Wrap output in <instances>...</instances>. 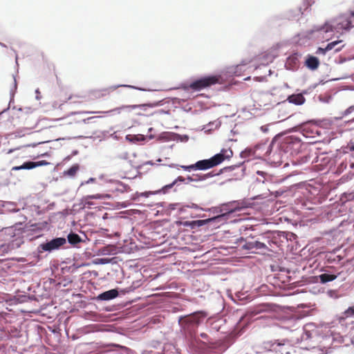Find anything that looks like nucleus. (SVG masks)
<instances>
[{
  "label": "nucleus",
  "instance_id": "nucleus-31",
  "mask_svg": "<svg viewBox=\"0 0 354 354\" xmlns=\"http://www.w3.org/2000/svg\"><path fill=\"white\" fill-rule=\"evenodd\" d=\"M351 149L354 150V146L351 147Z\"/></svg>",
  "mask_w": 354,
  "mask_h": 354
},
{
  "label": "nucleus",
  "instance_id": "nucleus-16",
  "mask_svg": "<svg viewBox=\"0 0 354 354\" xmlns=\"http://www.w3.org/2000/svg\"><path fill=\"white\" fill-rule=\"evenodd\" d=\"M68 241L71 244H76L81 241L80 236L75 233H70L68 235Z\"/></svg>",
  "mask_w": 354,
  "mask_h": 354
},
{
  "label": "nucleus",
  "instance_id": "nucleus-32",
  "mask_svg": "<svg viewBox=\"0 0 354 354\" xmlns=\"http://www.w3.org/2000/svg\"><path fill=\"white\" fill-rule=\"evenodd\" d=\"M268 243L269 245H270V241L269 240L268 241Z\"/></svg>",
  "mask_w": 354,
  "mask_h": 354
},
{
  "label": "nucleus",
  "instance_id": "nucleus-1",
  "mask_svg": "<svg viewBox=\"0 0 354 354\" xmlns=\"http://www.w3.org/2000/svg\"><path fill=\"white\" fill-rule=\"evenodd\" d=\"M354 23V10H351L348 13L342 14L331 20L326 22L323 26L315 27L310 32H330L336 30L339 32L342 30H349L353 27Z\"/></svg>",
  "mask_w": 354,
  "mask_h": 354
},
{
  "label": "nucleus",
  "instance_id": "nucleus-28",
  "mask_svg": "<svg viewBox=\"0 0 354 354\" xmlns=\"http://www.w3.org/2000/svg\"><path fill=\"white\" fill-rule=\"evenodd\" d=\"M326 50H325V48H322V47H319L315 53L319 55V54H322V55H325L326 53Z\"/></svg>",
  "mask_w": 354,
  "mask_h": 354
},
{
  "label": "nucleus",
  "instance_id": "nucleus-13",
  "mask_svg": "<svg viewBox=\"0 0 354 354\" xmlns=\"http://www.w3.org/2000/svg\"><path fill=\"white\" fill-rule=\"evenodd\" d=\"M288 101L290 103H292V104H294L296 105H301L305 102L306 99L301 93H298V94H292V95H290L288 97Z\"/></svg>",
  "mask_w": 354,
  "mask_h": 354
},
{
  "label": "nucleus",
  "instance_id": "nucleus-10",
  "mask_svg": "<svg viewBox=\"0 0 354 354\" xmlns=\"http://www.w3.org/2000/svg\"><path fill=\"white\" fill-rule=\"evenodd\" d=\"M68 103L62 104L60 105V107L66 108L70 104L74 103V104H81L85 102H88V99L87 95H78V94H72L68 98Z\"/></svg>",
  "mask_w": 354,
  "mask_h": 354
},
{
  "label": "nucleus",
  "instance_id": "nucleus-27",
  "mask_svg": "<svg viewBox=\"0 0 354 354\" xmlns=\"http://www.w3.org/2000/svg\"><path fill=\"white\" fill-rule=\"evenodd\" d=\"M354 111V105L349 106L346 109L343 113L344 115H347Z\"/></svg>",
  "mask_w": 354,
  "mask_h": 354
},
{
  "label": "nucleus",
  "instance_id": "nucleus-6",
  "mask_svg": "<svg viewBox=\"0 0 354 354\" xmlns=\"http://www.w3.org/2000/svg\"><path fill=\"white\" fill-rule=\"evenodd\" d=\"M65 238L59 237L41 245V248L45 251L57 250L66 243Z\"/></svg>",
  "mask_w": 354,
  "mask_h": 354
},
{
  "label": "nucleus",
  "instance_id": "nucleus-11",
  "mask_svg": "<svg viewBox=\"0 0 354 354\" xmlns=\"http://www.w3.org/2000/svg\"><path fill=\"white\" fill-rule=\"evenodd\" d=\"M118 295V292L115 289H112L106 292H104L101 294H100L97 296V299L99 300H103V301H107L113 299L115 297H117Z\"/></svg>",
  "mask_w": 354,
  "mask_h": 354
},
{
  "label": "nucleus",
  "instance_id": "nucleus-24",
  "mask_svg": "<svg viewBox=\"0 0 354 354\" xmlns=\"http://www.w3.org/2000/svg\"><path fill=\"white\" fill-rule=\"evenodd\" d=\"M282 143H286V144H291V143H300V141L299 140H297V139L295 138H293L292 137L290 138H287L285 139V140L282 142Z\"/></svg>",
  "mask_w": 354,
  "mask_h": 354
},
{
  "label": "nucleus",
  "instance_id": "nucleus-22",
  "mask_svg": "<svg viewBox=\"0 0 354 354\" xmlns=\"http://www.w3.org/2000/svg\"><path fill=\"white\" fill-rule=\"evenodd\" d=\"M342 41V40H337L328 44L327 46L325 47V50H326V52H328L333 50L337 44H340Z\"/></svg>",
  "mask_w": 354,
  "mask_h": 354
},
{
  "label": "nucleus",
  "instance_id": "nucleus-30",
  "mask_svg": "<svg viewBox=\"0 0 354 354\" xmlns=\"http://www.w3.org/2000/svg\"><path fill=\"white\" fill-rule=\"evenodd\" d=\"M12 151H13V150H12V149L9 150V153H11V152H12Z\"/></svg>",
  "mask_w": 354,
  "mask_h": 354
},
{
  "label": "nucleus",
  "instance_id": "nucleus-21",
  "mask_svg": "<svg viewBox=\"0 0 354 354\" xmlns=\"http://www.w3.org/2000/svg\"><path fill=\"white\" fill-rule=\"evenodd\" d=\"M344 201H354V191L349 193H344L341 198Z\"/></svg>",
  "mask_w": 354,
  "mask_h": 354
},
{
  "label": "nucleus",
  "instance_id": "nucleus-7",
  "mask_svg": "<svg viewBox=\"0 0 354 354\" xmlns=\"http://www.w3.org/2000/svg\"><path fill=\"white\" fill-rule=\"evenodd\" d=\"M111 88L93 89L88 91L87 97L88 102L100 99L110 94Z\"/></svg>",
  "mask_w": 354,
  "mask_h": 354
},
{
  "label": "nucleus",
  "instance_id": "nucleus-9",
  "mask_svg": "<svg viewBox=\"0 0 354 354\" xmlns=\"http://www.w3.org/2000/svg\"><path fill=\"white\" fill-rule=\"evenodd\" d=\"M109 197L110 196L109 194H97L88 195L82 198V204L84 208H91L92 205H95L92 201L93 199H105Z\"/></svg>",
  "mask_w": 354,
  "mask_h": 354
},
{
  "label": "nucleus",
  "instance_id": "nucleus-18",
  "mask_svg": "<svg viewBox=\"0 0 354 354\" xmlns=\"http://www.w3.org/2000/svg\"><path fill=\"white\" fill-rule=\"evenodd\" d=\"M79 169V166L77 165H74L71 167H70L67 171H66L64 173L65 174L69 176H74L77 171Z\"/></svg>",
  "mask_w": 354,
  "mask_h": 354
},
{
  "label": "nucleus",
  "instance_id": "nucleus-8",
  "mask_svg": "<svg viewBox=\"0 0 354 354\" xmlns=\"http://www.w3.org/2000/svg\"><path fill=\"white\" fill-rule=\"evenodd\" d=\"M50 165L46 160H40L37 162H26L21 166H15L12 168V171H17L20 169H32L37 167L46 166Z\"/></svg>",
  "mask_w": 354,
  "mask_h": 354
},
{
  "label": "nucleus",
  "instance_id": "nucleus-26",
  "mask_svg": "<svg viewBox=\"0 0 354 354\" xmlns=\"http://www.w3.org/2000/svg\"><path fill=\"white\" fill-rule=\"evenodd\" d=\"M304 3V10H306L312 5V0H303Z\"/></svg>",
  "mask_w": 354,
  "mask_h": 354
},
{
  "label": "nucleus",
  "instance_id": "nucleus-15",
  "mask_svg": "<svg viewBox=\"0 0 354 354\" xmlns=\"http://www.w3.org/2000/svg\"><path fill=\"white\" fill-rule=\"evenodd\" d=\"M337 275L336 274L324 273L319 275V279L322 283H325L335 280L337 278Z\"/></svg>",
  "mask_w": 354,
  "mask_h": 354
},
{
  "label": "nucleus",
  "instance_id": "nucleus-4",
  "mask_svg": "<svg viewBox=\"0 0 354 354\" xmlns=\"http://www.w3.org/2000/svg\"><path fill=\"white\" fill-rule=\"evenodd\" d=\"M230 213V212H227V214H222L218 216H214L211 218L205 219V220H198V221H193L192 222H185L184 223V225L186 226H191L194 227L195 225L197 226H201L203 224L208 223L211 221H224L228 216V214Z\"/></svg>",
  "mask_w": 354,
  "mask_h": 354
},
{
  "label": "nucleus",
  "instance_id": "nucleus-19",
  "mask_svg": "<svg viewBox=\"0 0 354 354\" xmlns=\"http://www.w3.org/2000/svg\"><path fill=\"white\" fill-rule=\"evenodd\" d=\"M342 315L344 319L354 317V306L348 307Z\"/></svg>",
  "mask_w": 354,
  "mask_h": 354
},
{
  "label": "nucleus",
  "instance_id": "nucleus-5",
  "mask_svg": "<svg viewBox=\"0 0 354 354\" xmlns=\"http://www.w3.org/2000/svg\"><path fill=\"white\" fill-rule=\"evenodd\" d=\"M243 248L245 250H258L257 253H265L266 252L270 251L268 246L263 242H261L259 241H251V242H247Z\"/></svg>",
  "mask_w": 354,
  "mask_h": 354
},
{
  "label": "nucleus",
  "instance_id": "nucleus-14",
  "mask_svg": "<svg viewBox=\"0 0 354 354\" xmlns=\"http://www.w3.org/2000/svg\"><path fill=\"white\" fill-rule=\"evenodd\" d=\"M306 65L308 68L315 70L319 66V61L316 57L309 56L306 60Z\"/></svg>",
  "mask_w": 354,
  "mask_h": 354
},
{
  "label": "nucleus",
  "instance_id": "nucleus-25",
  "mask_svg": "<svg viewBox=\"0 0 354 354\" xmlns=\"http://www.w3.org/2000/svg\"><path fill=\"white\" fill-rule=\"evenodd\" d=\"M44 142H36V143H30V144H28L26 145H24V146H21L20 147L18 148V149H20L21 148H24V147H33V148H35L37 147L38 145H41V144H43Z\"/></svg>",
  "mask_w": 354,
  "mask_h": 354
},
{
  "label": "nucleus",
  "instance_id": "nucleus-29",
  "mask_svg": "<svg viewBox=\"0 0 354 354\" xmlns=\"http://www.w3.org/2000/svg\"><path fill=\"white\" fill-rule=\"evenodd\" d=\"M343 47H344V46H342L341 47H338V48H335V51L339 52L342 49Z\"/></svg>",
  "mask_w": 354,
  "mask_h": 354
},
{
  "label": "nucleus",
  "instance_id": "nucleus-2",
  "mask_svg": "<svg viewBox=\"0 0 354 354\" xmlns=\"http://www.w3.org/2000/svg\"><path fill=\"white\" fill-rule=\"evenodd\" d=\"M233 156V151L230 149H222L220 153H216L209 159L197 161L195 164L182 166L185 171L206 170L221 164L225 160H230Z\"/></svg>",
  "mask_w": 354,
  "mask_h": 354
},
{
  "label": "nucleus",
  "instance_id": "nucleus-3",
  "mask_svg": "<svg viewBox=\"0 0 354 354\" xmlns=\"http://www.w3.org/2000/svg\"><path fill=\"white\" fill-rule=\"evenodd\" d=\"M221 77L219 75L205 76L196 80L188 86H185V90L192 89L193 91H201L202 89L210 87L220 82Z\"/></svg>",
  "mask_w": 354,
  "mask_h": 354
},
{
  "label": "nucleus",
  "instance_id": "nucleus-12",
  "mask_svg": "<svg viewBox=\"0 0 354 354\" xmlns=\"http://www.w3.org/2000/svg\"><path fill=\"white\" fill-rule=\"evenodd\" d=\"M215 174L213 172H209L205 174H193L192 176H187L186 178L188 182H198L203 181L209 178L214 176Z\"/></svg>",
  "mask_w": 354,
  "mask_h": 354
},
{
  "label": "nucleus",
  "instance_id": "nucleus-20",
  "mask_svg": "<svg viewBox=\"0 0 354 354\" xmlns=\"http://www.w3.org/2000/svg\"><path fill=\"white\" fill-rule=\"evenodd\" d=\"M185 178L183 176H178L176 180H174L171 183L165 185L163 189H171L174 185H176L178 182H183L184 183L185 181Z\"/></svg>",
  "mask_w": 354,
  "mask_h": 354
},
{
  "label": "nucleus",
  "instance_id": "nucleus-17",
  "mask_svg": "<svg viewBox=\"0 0 354 354\" xmlns=\"http://www.w3.org/2000/svg\"><path fill=\"white\" fill-rule=\"evenodd\" d=\"M268 310V306L267 305H265V304H260L259 306H257L254 308L253 310L252 311V313L253 314H259L262 312H266Z\"/></svg>",
  "mask_w": 354,
  "mask_h": 354
},
{
  "label": "nucleus",
  "instance_id": "nucleus-23",
  "mask_svg": "<svg viewBox=\"0 0 354 354\" xmlns=\"http://www.w3.org/2000/svg\"><path fill=\"white\" fill-rule=\"evenodd\" d=\"M49 153L48 151H44V150L38 149L37 151L35 156H32L31 158L33 159H35L39 157H43V156H48Z\"/></svg>",
  "mask_w": 354,
  "mask_h": 354
}]
</instances>
